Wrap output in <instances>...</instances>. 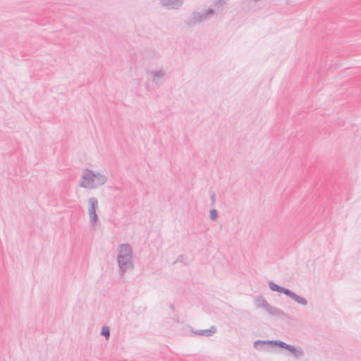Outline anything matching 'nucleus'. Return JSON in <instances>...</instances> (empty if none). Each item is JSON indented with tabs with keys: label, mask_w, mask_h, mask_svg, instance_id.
Segmentation results:
<instances>
[{
	"label": "nucleus",
	"mask_w": 361,
	"mask_h": 361,
	"mask_svg": "<svg viewBox=\"0 0 361 361\" xmlns=\"http://www.w3.org/2000/svg\"><path fill=\"white\" fill-rule=\"evenodd\" d=\"M117 263L120 276H123L127 271L133 269V248L130 244L122 243L119 245Z\"/></svg>",
	"instance_id": "nucleus-1"
},
{
	"label": "nucleus",
	"mask_w": 361,
	"mask_h": 361,
	"mask_svg": "<svg viewBox=\"0 0 361 361\" xmlns=\"http://www.w3.org/2000/svg\"><path fill=\"white\" fill-rule=\"evenodd\" d=\"M106 180L105 175L86 169L83 171L79 185L83 188L94 189L104 185Z\"/></svg>",
	"instance_id": "nucleus-2"
},
{
	"label": "nucleus",
	"mask_w": 361,
	"mask_h": 361,
	"mask_svg": "<svg viewBox=\"0 0 361 361\" xmlns=\"http://www.w3.org/2000/svg\"><path fill=\"white\" fill-rule=\"evenodd\" d=\"M257 308L264 309L269 315L273 317H285L286 314L281 309L270 305L263 297L257 296L254 298Z\"/></svg>",
	"instance_id": "nucleus-3"
},
{
	"label": "nucleus",
	"mask_w": 361,
	"mask_h": 361,
	"mask_svg": "<svg viewBox=\"0 0 361 361\" xmlns=\"http://www.w3.org/2000/svg\"><path fill=\"white\" fill-rule=\"evenodd\" d=\"M257 308L264 309L269 315L273 317H285L286 314L281 309L270 305L263 297L257 296L254 298Z\"/></svg>",
	"instance_id": "nucleus-4"
},
{
	"label": "nucleus",
	"mask_w": 361,
	"mask_h": 361,
	"mask_svg": "<svg viewBox=\"0 0 361 361\" xmlns=\"http://www.w3.org/2000/svg\"><path fill=\"white\" fill-rule=\"evenodd\" d=\"M269 288L272 290L278 293H283L288 296V298L293 300L297 303L305 306L307 305V300L302 297L300 296L295 293H293L292 290H289L288 288H286L283 286H280L278 284L275 283L274 281H269Z\"/></svg>",
	"instance_id": "nucleus-5"
},
{
	"label": "nucleus",
	"mask_w": 361,
	"mask_h": 361,
	"mask_svg": "<svg viewBox=\"0 0 361 361\" xmlns=\"http://www.w3.org/2000/svg\"><path fill=\"white\" fill-rule=\"evenodd\" d=\"M214 11L212 8H209L207 10L202 13L193 12L192 17L188 20L187 25L188 26H193L196 24L200 23L202 21L207 20L210 15H213Z\"/></svg>",
	"instance_id": "nucleus-6"
},
{
	"label": "nucleus",
	"mask_w": 361,
	"mask_h": 361,
	"mask_svg": "<svg viewBox=\"0 0 361 361\" xmlns=\"http://www.w3.org/2000/svg\"><path fill=\"white\" fill-rule=\"evenodd\" d=\"M160 4L168 9H179L184 0H159Z\"/></svg>",
	"instance_id": "nucleus-7"
},
{
	"label": "nucleus",
	"mask_w": 361,
	"mask_h": 361,
	"mask_svg": "<svg viewBox=\"0 0 361 361\" xmlns=\"http://www.w3.org/2000/svg\"><path fill=\"white\" fill-rule=\"evenodd\" d=\"M152 75V82L156 85H160L159 80L163 78L166 75V72L163 70L152 71L150 72Z\"/></svg>",
	"instance_id": "nucleus-8"
},
{
	"label": "nucleus",
	"mask_w": 361,
	"mask_h": 361,
	"mask_svg": "<svg viewBox=\"0 0 361 361\" xmlns=\"http://www.w3.org/2000/svg\"><path fill=\"white\" fill-rule=\"evenodd\" d=\"M286 350L291 353L295 358H300L304 355V351L300 347H295L289 344Z\"/></svg>",
	"instance_id": "nucleus-9"
},
{
	"label": "nucleus",
	"mask_w": 361,
	"mask_h": 361,
	"mask_svg": "<svg viewBox=\"0 0 361 361\" xmlns=\"http://www.w3.org/2000/svg\"><path fill=\"white\" fill-rule=\"evenodd\" d=\"M216 331V328L215 326H212L208 329L197 330L196 331H194V334L197 336L209 337V336H212L214 334H215Z\"/></svg>",
	"instance_id": "nucleus-10"
},
{
	"label": "nucleus",
	"mask_w": 361,
	"mask_h": 361,
	"mask_svg": "<svg viewBox=\"0 0 361 361\" xmlns=\"http://www.w3.org/2000/svg\"><path fill=\"white\" fill-rule=\"evenodd\" d=\"M88 213L95 212L98 206V200L94 197H90L88 200Z\"/></svg>",
	"instance_id": "nucleus-11"
},
{
	"label": "nucleus",
	"mask_w": 361,
	"mask_h": 361,
	"mask_svg": "<svg viewBox=\"0 0 361 361\" xmlns=\"http://www.w3.org/2000/svg\"><path fill=\"white\" fill-rule=\"evenodd\" d=\"M269 344L273 345L274 346L279 347L281 348H283L285 350H286L288 348V345H289V344H288L282 341H280V340L269 341Z\"/></svg>",
	"instance_id": "nucleus-12"
},
{
	"label": "nucleus",
	"mask_w": 361,
	"mask_h": 361,
	"mask_svg": "<svg viewBox=\"0 0 361 361\" xmlns=\"http://www.w3.org/2000/svg\"><path fill=\"white\" fill-rule=\"evenodd\" d=\"M90 216V224L91 226H94L97 224V223L99 221L98 216L95 212H92L90 213H88Z\"/></svg>",
	"instance_id": "nucleus-13"
},
{
	"label": "nucleus",
	"mask_w": 361,
	"mask_h": 361,
	"mask_svg": "<svg viewBox=\"0 0 361 361\" xmlns=\"http://www.w3.org/2000/svg\"><path fill=\"white\" fill-rule=\"evenodd\" d=\"M101 335L104 336L106 338L110 336L109 328L107 326H104L102 329Z\"/></svg>",
	"instance_id": "nucleus-14"
},
{
	"label": "nucleus",
	"mask_w": 361,
	"mask_h": 361,
	"mask_svg": "<svg viewBox=\"0 0 361 361\" xmlns=\"http://www.w3.org/2000/svg\"><path fill=\"white\" fill-rule=\"evenodd\" d=\"M218 217V212L215 209H212L209 212V218L212 221H214Z\"/></svg>",
	"instance_id": "nucleus-15"
},
{
	"label": "nucleus",
	"mask_w": 361,
	"mask_h": 361,
	"mask_svg": "<svg viewBox=\"0 0 361 361\" xmlns=\"http://www.w3.org/2000/svg\"><path fill=\"white\" fill-rule=\"evenodd\" d=\"M265 344H269V341L257 340L254 342V347L257 348L258 345H265Z\"/></svg>",
	"instance_id": "nucleus-16"
},
{
	"label": "nucleus",
	"mask_w": 361,
	"mask_h": 361,
	"mask_svg": "<svg viewBox=\"0 0 361 361\" xmlns=\"http://www.w3.org/2000/svg\"><path fill=\"white\" fill-rule=\"evenodd\" d=\"M215 202H216V194H215V192H213L211 195V204L212 206H214L215 204Z\"/></svg>",
	"instance_id": "nucleus-17"
},
{
	"label": "nucleus",
	"mask_w": 361,
	"mask_h": 361,
	"mask_svg": "<svg viewBox=\"0 0 361 361\" xmlns=\"http://www.w3.org/2000/svg\"><path fill=\"white\" fill-rule=\"evenodd\" d=\"M217 3H219V4H225V3H226V0H218V1H217Z\"/></svg>",
	"instance_id": "nucleus-18"
},
{
	"label": "nucleus",
	"mask_w": 361,
	"mask_h": 361,
	"mask_svg": "<svg viewBox=\"0 0 361 361\" xmlns=\"http://www.w3.org/2000/svg\"><path fill=\"white\" fill-rule=\"evenodd\" d=\"M169 307H170V309H171L172 310H174V308H175V307H174V305H173V304H170Z\"/></svg>",
	"instance_id": "nucleus-19"
},
{
	"label": "nucleus",
	"mask_w": 361,
	"mask_h": 361,
	"mask_svg": "<svg viewBox=\"0 0 361 361\" xmlns=\"http://www.w3.org/2000/svg\"><path fill=\"white\" fill-rule=\"evenodd\" d=\"M255 2H258L260 0H253Z\"/></svg>",
	"instance_id": "nucleus-20"
}]
</instances>
